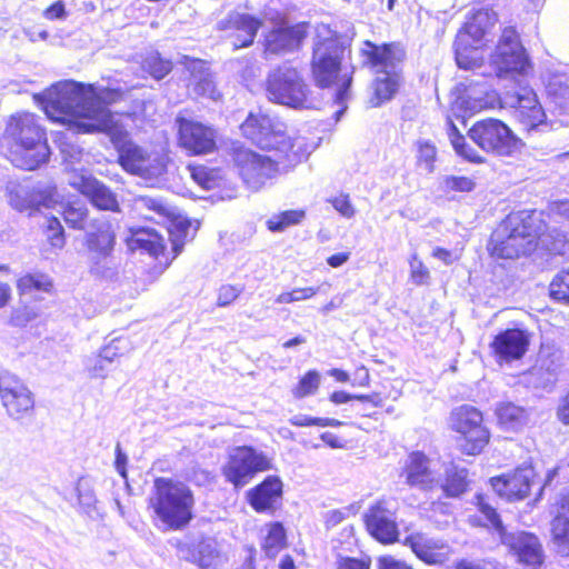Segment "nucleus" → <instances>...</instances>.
<instances>
[{
    "label": "nucleus",
    "instance_id": "nucleus-42",
    "mask_svg": "<svg viewBox=\"0 0 569 569\" xmlns=\"http://www.w3.org/2000/svg\"><path fill=\"white\" fill-rule=\"evenodd\" d=\"M305 216L303 210H287L270 217L267 220V227L271 232H282L288 227L300 223Z\"/></svg>",
    "mask_w": 569,
    "mask_h": 569
},
{
    "label": "nucleus",
    "instance_id": "nucleus-5",
    "mask_svg": "<svg viewBox=\"0 0 569 569\" xmlns=\"http://www.w3.org/2000/svg\"><path fill=\"white\" fill-rule=\"evenodd\" d=\"M343 52L345 48L337 38L318 37L313 44L311 59V72L318 87L329 88L337 83L338 80L340 81L333 100L338 107L333 113L336 121L341 119L348 108L347 102L350 98V86L352 82L351 76L343 74L341 78L339 77Z\"/></svg>",
    "mask_w": 569,
    "mask_h": 569
},
{
    "label": "nucleus",
    "instance_id": "nucleus-21",
    "mask_svg": "<svg viewBox=\"0 0 569 569\" xmlns=\"http://www.w3.org/2000/svg\"><path fill=\"white\" fill-rule=\"evenodd\" d=\"M181 146L194 154L210 153L216 149V131L201 122L178 118Z\"/></svg>",
    "mask_w": 569,
    "mask_h": 569
},
{
    "label": "nucleus",
    "instance_id": "nucleus-12",
    "mask_svg": "<svg viewBox=\"0 0 569 569\" xmlns=\"http://www.w3.org/2000/svg\"><path fill=\"white\" fill-rule=\"evenodd\" d=\"M468 136L480 149L497 156H512L525 146L507 124L493 118L476 122Z\"/></svg>",
    "mask_w": 569,
    "mask_h": 569
},
{
    "label": "nucleus",
    "instance_id": "nucleus-61",
    "mask_svg": "<svg viewBox=\"0 0 569 569\" xmlns=\"http://www.w3.org/2000/svg\"><path fill=\"white\" fill-rule=\"evenodd\" d=\"M551 214L569 221V199L557 200L549 204Z\"/></svg>",
    "mask_w": 569,
    "mask_h": 569
},
{
    "label": "nucleus",
    "instance_id": "nucleus-59",
    "mask_svg": "<svg viewBox=\"0 0 569 569\" xmlns=\"http://www.w3.org/2000/svg\"><path fill=\"white\" fill-rule=\"evenodd\" d=\"M547 91L550 96L558 97L562 101H566L569 98V86L563 83L558 77H555L549 81Z\"/></svg>",
    "mask_w": 569,
    "mask_h": 569
},
{
    "label": "nucleus",
    "instance_id": "nucleus-17",
    "mask_svg": "<svg viewBox=\"0 0 569 569\" xmlns=\"http://www.w3.org/2000/svg\"><path fill=\"white\" fill-rule=\"evenodd\" d=\"M503 103L516 109V117L529 136L548 130L545 111L531 89L522 87L512 94L507 93Z\"/></svg>",
    "mask_w": 569,
    "mask_h": 569
},
{
    "label": "nucleus",
    "instance_id": "nucleus-28",
    "mask_svg": "<svg viewBox=\"0 0 569 569\" xmlns=\"http://www.w3.org/2000/svg\"><path fill=\"white\" fill-rule=\"evenodd\" d=\"M283 483L278 476H268L247 492L251 508L260 513H272L282 498Z\"/></svg>",
    "mask_w": 569,
    "mask_h": 569
},
{
    "label": "nucleus",
    "instance_id": "nucleus-45",
    "mask_svg": "<svg viewBox=\"0 0 569 569\" xmlns=\"http://www.w3.org/2000/svg\"><path fill=\"white\" fill-rule=\"evenodd\" d=\"M466 96L469 100H472L473 103L471 108H487L493 101V94L489 91V86L485 83H473L470 82L466 89Z\"/></svg>",
    "mask_w": 569,
    "mask_h": 569
},
{
    "label": "nucleus",
    "instance_id": "nucleus-29",
    "mask_svg": "<svg viewBox=\"0 0 569 569\" xmlns=\"http://www.w3.org/2000/svg\"><path fill=\"white\" fill-rule=\"evenodd\" d=\"M177 555L180 559L197 565L200 569L214 567L219 558L217 541L209 537H202L194 542H178Z\"/></svg>",
    "mask_w": 569,
    "mask_h": 569
},
{
    "label": "nucleus",
    "instance_id": "nucleus-26",
    "mask_svg": "<svg viewBox=\"0 0 569 569\" xmlns=\"http://www.w3.org/2000/svg\"><path fill=\"white\" fill-rule=\"evenodd\" d=\"M497 22V14L488 8L473 10L467 16L463 27L457 33L459 43L470 41L472 44L480 47L482 40L491 33V29Z\"/></svg>",
    "mask_w": 569,
    "mask_h": 569
},
{
    "label": "nucleus",
    "instance_id": "nucleus-22",
    "mask_svg": "<svg viewBox=\"0 0 569 569\" xmlns=\"http://www.w3.org/2000/svg\"><path fill=\"white\" fill-rule=\"evenodd\" d=\"M261 27V19L238 11L229 12L226 18L218 22L219 30L231 31L229 37L232 39L231 42L234 49L250 47Z\"/></svg>",
    "mask_w": 569,
    "mask_h": 569
},
{
    "label": "nucleus",
    "instance_id": "nucleus-50",
    "mask_svg": "<svg viewBox=\"0 0 569 569\" xmlns=\"http://www.w3.org/2000/svg\"><path fill=\"white\" fill-rule=\"evenodd\" d=\"M437 150L436 147L429 141L418 142V160L420 164L425 166L428 172L433 171V162L436 160Z\"/></svg>",
    "mask_w": 569,
    "mask_h": 569
},
{
    "label": "nucleus",
    "instance_id": "nucleus-27",
    "mask_svg": "<svg viewBox=\"0 0 569 569\" xmlns=\"http://www.w3.org/2000/svg\"><path fill=\"white\" fill-rule=\"evenodd\" d=\"M501 541L513 551L519 562L531 567L542 563V546L535 535L525 531L502 533Z\"/></svg>",
    "mask_w": 569,
    "mask_h": 569
},
{
    "label": "nucleus",
    "instance_id": "nucleus-3",
    "mask_svg": "<svg viewBox=\"0 0 569 569\" xmlns=\"http://www.w3.org/2000/svg\"><path fill=\"white\" fill-rule=\"evenodd\" d=\"M542 229L541 213L519 211L507 218L491 233L488 250L499 259H515L531 253L537 247V237Z\"/></svg>",
    "mask_w": 569,
    "mask_h": 569
},
{
    "label": "nucleus",
    "instance_id": "nucleus-52",
    "mask_svg": "<svg viewBox=\"0 0 569 569\" xmlns=\"http://www.w3.org/2000/svg\"><path fill=\"white\" fill-rule=\"evenodd\" d=\"M480 512L486 517L488 525H490L502 538V533H507L503 527V523L500 519V516L497 513L496 509L490 505L481 501L479 503Z\"/></svg>",
    "mask_w": 569,
    "mask_h": 569
},
{
    "label": "nucleus",
    "instance_id": "nucleus-23",
    "mask_svg": "<svg viewBox=\"0 0 569 569\" xmlns=\"http://www.w3.org/2000/svg\"><path fill=\"white\" fill-rule=\"evenodd\" d=\"M365 522L369 533L382 543H391L398 539V526L395 512L387 501H378L365 513Z\"/></svg>",
    "mask_w": 569,
    "mask_h": 569
},
{
    "label": "nucleus",
    "instance_id": "nucleus-11",
    "mask_svg": "<svg viewBox=\"0 0 569 569\" xmlns=\"http://www.w3.org/2000/svg\"><path fill=\"white\" fill-rule=\"evenodd\" d=\"M232 159L243 182L252 190L262 188L268 180L277 174L280 168L286 169L295 166L287 163L284 159L280 158L279 153L274 152L273 158H271L241 146L233 147Z\"/></svg>",
    "mask_w": 569,
    "mask_h": 569
},
{
    "label": "nucleus",
    "instance_id": "nucleus-33",
    "mask_svg": "<svg viewBox=\"0 0 569 569\" xmlns=\"http://www.w3.org/2000/svg\"><path fill=\"white\" fill-rule=\"evenodd\" d=\"M133 210L148 220L164 221L171 216V207L159 196L139 194L132 199Z\"/></svg>",
    "mask_w": 569,
    "mask_h": 569
},
{
    "label": "nucleus",
    "instance_id": "nucleus-41",
    "mask_svg": "<svg viewBox=\"0 0 569 569\" xmlns=\"http://www.w3.org/2000/svg\"><path fill=\"white\" fill-rule=\"evenodd\" d=\"M17 288L21 295L32 291L49 292L52 289V281L44 273H27L18 280Z\"/></svg>",
    "mask_w": 569,
    "mask_h": 569
},
{
    "label": "nucleus",
    "instance_id": "nucleus-44",
    "mask_svg": "<svg viewBox=\"0 0 569 569\" xmlns=\"http://www.w3.org/2000/svg\"><path fill=\"white\" fill-rule=\"evenodd\" d=\"M142 68L156 80H161L171 71L172 63L162 59L158 52H153L146 57Z\"/></svg>",
    "mask_w": 569,
    "mask_h": 569
},
{
    "label": "nucleus",
    "instance_id": "nucleus-14",
    "mask_svg": "<svg viewBox=\"0 0 569 569\" xmlns=\"http://www.w3.org/2000/svg\"><path fill=\"white\" fill-rule=\"evenodd\" d=\"M491 66L498 78L511 79L522 76L529 67L525 48L513 28L503 29L496 51L491 56Z\"/></svg>",
    "mask_w": 569,
    "mask_h": 569
},
{
    "label": "nucleus",
    "instance_id": "nucleus-37",
    "mask_svg": "<svg viewBox=\"0 0 569 569\" xmlns=\"http://www.w3.org/2000/svg\"><path fill=\"white\" fill-rule=\"evenodd\" d=\"M542 228H545L543 223ZM537 240H539L541 246L552 254L565 256L569 253V238L558 228H551L547 231L541 229Z\"/></svg>",
    "mask_w": 569,
    "mask_h": 569
},
{
    "label": "nucleus",
    "instance_id": "nucleus-43",
    "mask_svg": "<svg viewBox=\"0 0 569 569\" xmlns=\"http://www.w3.org/2000/svg\"><path fill=\"white\" fill-rule=\"evenodd\" d=\"M455 54H456V61L459 68L461 69H472L475 66H477V49L478 46L472 44L470 41H462V43H459V39L456 38L455 40Z\"/></svg>",
    "mask_w": 569,
    "mask_h": 569
},
{
    "label": "nucleus",
    "instance_id": "nucleus-31",
    "mask_svg": "<svg viewBox=\"0 0 569 569\" xmlns=\"http://www.w3.org/2000/svg\"><path fill=\"white\" fill-rule=\"evenodd\" d=\"M186 69L190 73L189 84L192 87L197 96L207 97L212 100L220 98V92L216 88V83L207 63L200 59L183 57Z\"/></svg>",
    "mask_w": 569,
    "mask_h": 569
},
{
    "label": "nucleus",
    "instance_id": "nucleus-62",
    "mask_svg": "<svg viewBox=\"0 0 569 569\" xmlns=\"http://www.w3.org/2000/svg\"><path fill=\"white\" fill-rule=\"evenodd\" d=\"M455 569H495L489 562L483 560L461 559L455 563Z\"/></svg>",
    "mask_w": 569,
    "mask_h": 569
},
{
    "label": "nucleus",
    "instance_id": "nucleus-38",
    "mask_svg": "<svg viewBox=\"0 0 569 569\" xmlns=\"http://www.w3.org/2000/svg\"><path fill=\"white\" fill-rule=\"evenodd\" d=\"M448 137L455 151L471 162H482V157L467 142L451 120H448Z\"/></svg>",
    "mask_w": 569,
    "mask_h": 569
},
{
    "label": "nucleus",
    "instance_id": "nucleus-35",
    "mask_svg": "<svg viewBox=\"0 0 569 569\" xmlns=\"http://www.w3.org/2000/svg\"><path fill=\"white\" fill-rule=\"evenodd\" d=\"M551 532L557 553L569 557V495L562 499L561 513L551 522Z\"/></svg>",
    "mask_w": 569,
    "mask_h": 569
},
{
    "label": "nucleus",
    "instance_id": "nucleus-4",
    "mask_svg": "<svg viewBox=\"0 0 569 569\" xmlns=\"http://www.w3.org/2000/svg\"><path fill=\"white\" fill-rule=\"evenodd\" d=\"M3 142L11 144L8 159L18 168L34 170L46 163L50 149L43 129L33 114L12 117L7 124Z\"/></svg>",
    "mask_w": 569,
    "mask_h": 569
},
{
    "label": "nucleus",
    "instance_id": "nucleus-32",
    "mask_svg": "<svg viewBox=\"0 0 569 569\" xmlns=\"http://www.w3.org/2000/svg\"><path fill=\"white\" fill-rule=\"evenodd\" d=\"M128 248L132 251L140 250L152 257L161 254L166 248L164 237L153 228L130 229L127 238Z\"/></svg>",
    "mask_w": 569,
    "mask_h": 569
},
{
    "label": "nucleus",
    "instance_id": "nucleus-53",
    "mask_svg": "<svg viewBox=\"0 0 569 569\" xmlns=\"http://www.w3.org/2000/svg\"><path fill=\"white\" fill-rule=\"evenodd\" d=\"M242 287L232 284H223L219 288L217 305L219 307H227L232 303L242 292Z\"/></svg>",
    "mask_w": 569,
    "mask_h": 569
},
{
    "label": "nucleus",
    "instance_id": "nucleus-56",
    "mask_svg": "<svg viewBox=\"0 0 569 569\" xmlns=\"http://www.w3.org/2000/svg\"><path fill=\"white\" fill-rule=\"evenodd\" d=\"M445 186L449 190L469 192L475 188V182L467 177H447Z\"/></svg>",
    "mask_w": 569,
    "mask_h": 569
},
{
    "label": "nucleus",
    "instance_id": "nucleus-25",
    "mask_svg": "<svg viewBox=\"0 0 569 569\" xmlns=\"http://www.w3.org/2000/svg\"><path fill=\"white\" fill-rule=\"evenodd\" d=\"M529 342V336L525 330L507 329L495 337L490 347L499 361L510 362L525 356Z\"/></svg>",
    "mask_w": 569,
    "mask_h": 569
},
{
    "label": "nucleus",
    "instance_id": "nucleus-49",
    "mask_svg": "<svg viewBox=\"0 0 569 569\" xmlns=\"http://www.w3.org/2000/svg\"><path fill=\"white\" fill-rule=\"evenodd\" d=\"M77 492L79 503L87 512H90V510L94 508L97 501L90 482L87 479L81 478L77 483Z\"/></svg>",
    "mask_w": 569,
    "mask_h": 569
},
{
    "label": "nucleus",
    "instance_id": "nucleus-46",
    "mask_svg": "<svg viewBox=\"0 0 569 569\" xmlns=\"http://www.w3.org/2000/svg\"><path fill=\"white\" fill-rule=\"evenodd\" d=\"M550 297L569 303V268L558 272L550 283Z\"/></svg>",
    "mask_w": 569,
    "mask_h": 569
},
{
    "label": "nucleus",
    "instance_id": "nucleus-20",
    "mask_svg": "<svg viewBox=\"0 0 569 569\" xmlns=\"http://www.w3.org/2000/svg\"><path fill=\"white\" fill-rule=\"evenodd\" d=\"M6 190L9 204L20 212L39 210L41 207L51 208L58 202L59 198L56 188L51 187L36 190L21 183L8 182Z\"/></svg>",
    "mask_w": 569,
    "mask_h": 569
},
{
    "label": "nucleus",
    "instance_id": "nucleus-1",
    "mask_svg": "<svg viewBox=\"0 0 569 569\" xmlns=\"http://www.w3.org/2000/svg\"><path fill=\"white\" fill-rule=\"evenodd\" d=\"M122 96L119 89L63 80L34 94V100L50 119L73 127L77 132L91 133L106 128L114 116L108 106L119 101Z\"/></svg>",
    "mask_w": 569,
    "mask_h": 569
},
{
    "label": "nucleus",
    "instance_id": "nucleus-2",
    "mask_svg": "<svg viewBox=\"0 0 569 569\" xmlns=\"http://www.w3.org/2000/svg\"><path fill=\"white\" fill-rule=\"evenodd\" d=\"M66 223L86 231V243L89 252L90 271L101 278H112L117 263L112 256L116 234L104 217L89 218V210L80 202L68 203L63 208Z\"/></svg>",
    "mask_w": 569,
    "mask_h": 569
},
{
    "label": "nucleus",
    "instance_id": "nucleus-8",
    "mask_svg": "<svg viewBox=\"0 0 569 569\" xmlns=\"http://www.w3.org/2000/svg\"><path fill=\"white\" fill-rule=\"evenodd\" d=\"M240 129L257 147L279 153L289 164H297L305 158L302 141L288 137L286 124L277 118L263 113H249Z\"/></svg>",
    "mask_w": 569,
    "mask_h": 569
},
{
    "label": "nucleus",
    "instance_id": "nucleus-54",
    "mask_svg": "<svg viewBox=\"0 0 569 569\" xmlns=\"http://www.w3.org/2000/svg\"><path fill=\"white\" fill-rule=\"evenodd\" d=\"M123 342L124 341L121 339H113L110 343L101 348L97 356L103 359L104 362L108 360L110 363H113V361L122 355L123 347H121V345Z\"/></svg>",
    "mask_w": 569,
    "mask_h": 569
},
{
    "label": "nucleus",
    "instance_id": "nucleus-36",
    "mask_svg": "<svg viewBox=\"0 0 569 569\" xmlns=\"http://www.w3.org/2000/svg\"><path fill=\"white\" fill-rule=\"evenodd\" d=\"M495 411L498 422L506 430L517 431L528 421L527 410L513 402H500Z\"/></svg>",
    "mask_w": 569,
    "mask_h": 569
},
{
    "label": "nucleus",
    "instance_id": "nucleus-15",
    "mask_svg": "<svg viewBox=\"0 0 569 569\" xmlns=\"http://www.w3.org/2000/svg\"><path fill=\"white\" fill-rule=\"evenodd\" d=\"M482 413L471 406H461L451 413V427L461 435L460 449L466 455H478L489 441L490 435L482 426Z\"/></svg>",
    "mask_w": 569,
    "mask_h": 569
},
{
    "label": "nucleus",
    "instance_id": "nucleus-48",
    "mask_svg": "<svg viewBox=\"0 0 569 569\" xmlns=\"http://www.w3.org/2000/svg\"><path fill=\"white\" fill-rule=\"evenodd\" d=\"M111 365L112 363L108 360L104 362V360L97 355L87 357L84 360V369L89 377L93 379H104L108 376Z\"/></svg>",
    "mask_w": 569,
    "mask_h": 569
},
{
    "label": "nucleus",
    "instance_id": "nucleus-40",
    "mask_svg": "<svg viewBox=\"0 0 569 569\" xmlns=\"http://www.w3.org/2000/svg\"><path fill=\"white\" fill-rule=\"evenodd\" d=\"M286 546V531L280 522L270 525L262 549L267 557H276Z\"/></svg>",
    "mask_w": 569,
    "mask_h": 569
},
{
    "label": "nucleus",
    "instance_id": "nucleus-13",
    "mask_svg": "<svg viewBox=\"0 0 569 569\" xmlns=\"http://www.w3.org/2000/svg\"><path fill=\"white\" fill-rule=\"evenodd\" d=\"M271 469L272 461L264 452L251 446H238L229 451L227 461L222 466V475L234 488H242L258 472Z\"/></svg>",
    "mask_w": 569,
    "mask_h": 569
},
{
    "label": "nucleus",
    "instance_id": "nucleus-16",
    "mask_svg": "<svg viewBox=\"0 0 569 569\" xmlns=\"http://www.w3.org/2000/svg\"><path fill=\"white\" fill-rule=\"evenodd\" d=\"M0 400L7 415L20 420L34 409V396L28 386L9 371L0 372Z\"/></svg>",
    "mask_w": 569,
    "mask_h": 569
},
{
    "label": "nucleus",
    "instance_id": "nucleus-51",
    "mask_svg": "<svg viewBox=\"0 0 569 569\" xmlns=\"http://www.w3.org/2000/svg\"><path fill=\"white\" fill-rule=\"evenodd\" d=\"M192 179L204 189H211L214 186L216 172L203 166L189 167Z\"/></svg>",
    "mask_w": 569,
    "mask_h": 569
},
{
    "label": "nucleus",
    "instance_id": "nucleus-58",
    "mask_svg": "<svg viewBox=\"0 0 569 569\" xmlns=\"http://www.w3.org/2000/svg\"><path fill=\"white\" fill-rule=\"evenodd\" d=\"M370 559L340 557L337 561V569H370Z\"/></svg>",
    "mask_w": 569,
    "mask_h": 569
},
{
    "label": "nucleus",
    "instance_id": "nucleus-9",
    "mask_svg": "<svg viewBox=\"0 0 569 569\" xmlns=\"http://www.w3.org/2000/svg\"><path fill=\"white\" fill-rule=\"evenodd\" d=\"M365 58L363 63L376 68L382 72L383 77H378L373 84L376 101L373 107L390 100L398 90L397 74L392 72L396 66L401 62L406 56L401 46L390 43L377 46L370 41H365L361 49Z\"/></svg>",
    "mask_w": 569,
    "mask_h": 569
},
{
    "label": "nucleus",
    "instance_id": "nucleus-18",
    "mask_svg": "<svg viewBox=\"0 0 569 569\" xmlns=\"http://www.w3.org/2000/svg\"><path fill=\"white\" fill-rule=\"evenodd\" d=\"M68 183L99 210L119 212L120 206L117 194L103 182L86 171H71Z\"/></svg>",
    "mask_w": 569,
    "mask_h": 569
},
{
    "label": "nucleus",
    "instance_id": "nucleus-7",
    "mask_svg": "<svg viewBox=\"0 0 569 569\" xmlns=\"http://www.w3.org/2000/svg\"><path fill=\"white\" fill-rule=\"evenodd\" d=\"M100 132L107 133L118 153V163L129 174L152 180L166 172L164 159L129 138L119 119L113 116Z\"/></svg>",
    "mask_w": 569,
    "mask_h": 569
},
{
    "label": "nucleus",
    "instance_id": "nucleus-64",
    "mask_svg": "<svg viewBox=\"0 0 569 569\" xmlns=\"http://www.w3.org/2000/svg\"><path fill=\"white\" fill-rule=\"evenodd\" d=\"M557 417L563 425H569V390L558 406Z\"/></svg>",
    "mask_w": 569,
    "mask_h": 569
},
{
    "label": "nucleus",
    "instance_id": "nucleus-10",
    "mask_svg": "<svg viewBox=\"0 0 569 569\" xmlns=\"http://www.w3.org/2000/svg\"><path fill=\"white\" fill-rule=\"evenodd\" d=\"M310 94L309 86L296 68L281 66L268 76L267 96L272 102L293 109H311L315 102Z\"/></svg>",
    "mask_w": 569,
    "mask_h": 569
},
{
    "label": "nucleus",
    "instance_id": "nucleus-55",
    "mask_svg": "<svg viewBox=\"0 0 569 569\" xmlns=\"http://www.w3.org/2000/svg\"><path fill=\"white\" fill-rule=\"evenodd\" d=\"M333 208L345 218H352L356 210L349 199L348 194H340L329 200Z\"/></svg>",
    "mask_w": 569,
    "mask_h": 569
},
{
    "label": "nucleus",
    "instance_id": "nucleus-57",
    "mask_svg": "<svg viewBox=\"0 0 569 569\" xmlns=\"http://www.w3.org/2000/svg\"><path fill=\"white\" fill-rule=\"evenodd\" d=\"M411 279L416 284H422L429 278V270L425 267L421 260L415 256L410 261Z\"/></svg>",
    "mask_w": 569,
    "mask_h": 569
},
{
    "label": "nucleus",
    "instance_id": "nucleus-24",
    "mask_svg": "<svg viewBox=\"0 0 569 569\" xmlns=\"http://www.w3.org/2000/svg\"><path fill=\"white\" fill-rule=\"evenodd\" d=\"M535 470L531 466L517 468L510 475L492 478L491 485L495 491L509 501L525 499L535 485Z\"/></svg>",
    "mask_w": 569,
    "mask_h": 569
},
{
    "label": "nucleus",
    "instance_id": "nucleus-63",
    "mask_svg": "<svg viewBox=\"0 0 569 569\" xmlns=\"http://www.w3.org/2000/svg\"><path fill=\"white\" fill-rule=\"evenodd\" d=\"M379 569H412L405 561L398 560L393 557H382L379 559Z\"/></svg>",
    "mask_w": 569,
    "mask_h": 569
},
{
    "label": "nucleus",
    "instance_id": "nucleus-47",
    "mask_svg": "<svg viewBox=\"0 0 569 569\" xmlns=\"http://www.w3.org/2000/svg\"><path fill=\"white\" fill-rule=\"evenodd\" d=\"M320 385V375L317 370H309L293 389L296 398H305L315 393Z\"/></svg>",
    "mask_w": 569,
    "mask_h": 569
},
{
    "label": "nucleus",
    "instance_id": "nucleus-6",
    "mask_svg": "<svg viewBox=\"0 0 569 569\" xmlns=\"http://www.w3.org/2000/svg\"><path fill=\"white\" fill-rule=\"evenodd\" d=\"M150 506L163 530L184 529L193 519L194 497L191 489L181 481L157 478Z\"/></svg>",
    "mask_w": 569,
    "mask_h": 569
},
{
    "label": "nucleus",
    "instance_id": "nucleus-34",
    "mask_svg": "<svg viewBox=\"0 0 569 569\" xmlns=\"http://www.w3.org/2000/svg\"><path fill=\"white\" fill-rule=\"evenodd\" d=\"M406 545L426 563L441 562V555L439 553V550L443 548L441 540L430 538L425 533H415L406 538Z\"/></svg>",
    "mask_w": 569,
    "mask_h": 569
},
{
    "label": "nucleus",
    "instance_id": "nucleus-19",
    "mask_svg": "<svg viewBox=\"0 0 569 569\" xmlns=\"http://www.w3.org/2000/svg\"><path fill=\"white\" fill-rule=\"evenodd\" d=\"M308 24H280L263 34V50L267 56H281L300 48L307 37Z\"/></svg>",
    "mask_w": 569,
    "mask_h": 569
},
{
    "label": "nucleus",
    "instance_id": "nucleus-30",
    "mask_svg": "<svg viewBox=\"0 0 569 569\" xmlns=\"http://www.w3.org/2000/svg\"><path fill=\"white\" fill-rule=\"evenodd\" d=\"M407 483L422 490L432 489L439 483L437 475L430 468V460L420 451L412 452L405 468Z\"/></svg>",
    "mask_w": 569,
    "mask_h": 569
},
{
    "label": "nucleus",
    "instance_id": "nucleus-60",
    "mask_svg": "<svg viewBox=\"0 0 569 569\" xmlns=\"http://www.w3.org/2000/svg\"><path fill=\"white\" fill-rule=\"evenodd\" d=\"M43 16L48 20L64 19L67 16L64 3L61 0L56 1L53 4H51L49 8L44 10Z\"/></svg>",
    "mask_w": 569,
    "mask_h": 569
},
{
    "label": "nucleus",
    "instance_id": "nucleus-39",
    "mask_svg": "<svg viewBox=\"0 0 569 569\" xmlns=\"http://www.w3.org/2000/svg\"><path fill=\"white\" fill-rule=\"evenodd\" d=\"M446 482L441 485L446 496L459 497L467 489L468 471L463 468L450 467L446 471Z\"/></svg>",
    "mask_w": 569,
    "mask_h": 569
}]
</instances>
